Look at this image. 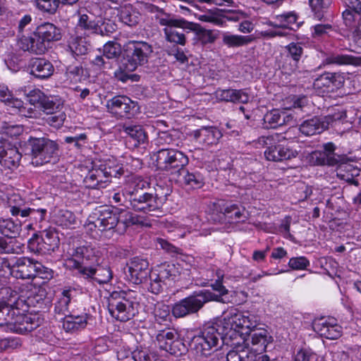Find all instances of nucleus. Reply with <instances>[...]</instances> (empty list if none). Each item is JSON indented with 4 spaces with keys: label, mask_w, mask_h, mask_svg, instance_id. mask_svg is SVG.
Returning <instances> with one entry per match:
<instances>
[{
    "label": "nucleus",
    "mask_w": 361,
    "mask_h": 361,
    "mask_svg": "<svg viewBox=\"0 0 361 361\" xmlns=\"http://www.w3.org/2000/svg\"><path fill=\"white\" fill-rule=\"evenodd\" d=\"M252 315L245 314L237 310H231L224 313L219 326L222 334L231 340L245 339L250 331L257 326Z\"/></svg>",
    "instance_id": "nucleus-1"
},
{
    "label": "nucleus",
    "mask_w": 361,
    "mask_h": 361,
    "mask_svg": "<svg viewBox=\"0 0 361 361\" xmlns=\"http://www.w3.org/2000/svg\"><path fill=\"white\" fill-rule=\"evenodd\" d=\"M138 295L132 290L114 291L109 298L108 308L110 314L118 321L127 322L138 312Z\"/></svg>",
    "instance_id": "nucleus-2"
},
{
    "label": "nucleus",
    "mask_w": 361,
    "mask_h": 361,
    "mask_svg": "<svg viewBox=\"0 0 361 361\" xmlns=\"http://www.w3.org/2000/svg\"><path fill=\"white\" fill-rule=\"evenodd\" d=\"M85 252H87V248L79 247L76 250L77 254L84 255ZM88 261V257H80L76 255L67 258L64 265L67 269L75 271L83 278H93L99 283H107L112 279L113 273L109 267L97 265L96 268H93L89 265Z\"/></svg>",
    "instance_id": "nucleus-3"
},
{
    "label": "nucleus",
    "mask_w": 361,
    "mask_h": 361,
    "mask_svg": "<svg viewBox=\"0 0 361 361\" xmlns=\"http://www.w3.org/2000/svg\"><path fill=\"white\" fill-rule=\"evenodd\" d=\"M222 334L216 324H207L201 333L191 341V350L197 358L207 357L215 352L222 340Z\"/></svg>",
    "instance_id": "nucleus-4"
},
{
    "label": "nucleus",
    "mask_w": 361,
    "mask_h": 361,
    "mask_svg": "<svg viewBox=\"0 0 361 361\" xmlns=\"http://www.w3.org/2000/svg\"><path fill=\"white\" fill-rule=\"evenodd\" d=\"M94 216L96 217L95 225L98 227V231L104 233L105 238H110L114 232V228L119 221L134 223L132 218L122 219L130 213L128 211L118 208L100 207L94 210Z\"/></svg>",
    "instance_id": "nucleus-5"
},
{
    "label": "nucleus",
    "mask_w": 361,
    "mask_h": 361,
    "mask_svg": "<svg viewBox=\"0 0 361 361\" xmlns=\"http://www.w3.org/2000/svg\"><path fill=\"white\" fill-rule=\"evenodd\" d=\"M211 300L219 299L209 290H201L176 303L172 307L171 312L176 318L184 317L197 312L205 303L210 302Z\"/></svg>",
    "instance_id": "nucleus-6"
},
{
    "label": "nucleus",
    "mask_w": 361,
    "mask_h": 361,
    "mask_svg": "<svg viewBox=\"0 0 361 361\" xmlns=\"http://www.w3.org/2000/svg\"><path fill=\"white\" fill-rule=\"evenodd\" d=\"M32 156V162L35 165L55 161L59 157L58 144L47 138H31L29 140Z\"/></svg>",
    "instance_id": "nucleus-7"
},
{
    "label": "nucleus",
    "mask_w": 361,
    "mask_h": 361,
    "mask_svg": "<svg viewBox=\"0 0 361 361\" xmlns=\"http://www.w3.org/2000/svg\"><path fill=\"white\" fill-rule=\"evenodd\" d=\"M0 296L3 300L0 301V326H6L9 329L12 318L15 317V310L23 300L19 299L18 294L9 288H1Z\"/></svg>",
    "instance_id": "nucleus-8"
},
{
    "label": "nucleus",
    "mask_w": 361,
    "mask_h": 361,
    "mask_svg": "<svg viewBox=\"0 0 361 361\" xmlns=\"http://www.w3.org/2000/svg\"><path fill=\"white\" fill-rule=\"evenodd\" d=\"M336 146L333 142H327L323 145V151H314L310 154V162L314 165L336 166L349 170L350 165L346 164L347 158L335 154Z\"/></svg>",
    "instance_id": "nucleus-9"
},
{
    "label": "nucleus",
    "mask_w": 361,
    "mask_h": 361,
    "mask_svg": "<svg viewBox=\"0 0 361 361\" xmlns=\"http://www.w3.org/2000/svg\"><path fill=\"white\" fill-rule=\"evenodd\" d=\"M151 52V47L146 42H129L126 50V62L124 63L126 71H134L138 66L146 63Z\"/></svg>",
    "instance_id": "nucleus-10"
},
{
    "label": "nucleus",
    "mask_w": 361,
    "mask_h": 361,
    "mask_svg": "<svg viewBox=\"0 0 361 361\" xmlns=\"http://www.w3.org/2000/svg\"><path fill=\"white\" fill-rule=\"evenodd\" d=\"M249 338L245 337L249 343V350L255 355L257 361H269L268 355L263 354L267 345L272 341V337L269 331L264 328H253L248 334Z\"/></svg>",
    "instance_id": "nucleus-11"
},
{
    "label": "nucleus",
    "mask_w": 361,
    "mask_h": 361,
    "mask_svg": "<svg viewBox=\"0 0 361 361\" xmlns=\"http://www.w3.org/2000/svg\"><path fill=\"white\" fill-rule=\"evenodd\" d=\"M161 25L165 26L164 31L166 39L170 42H173L180 45H185V37L182 31L178 30V28L192 29V25L181 18H162L159 20Z\"/></svg>",
    "instance_id": "nucleus-12"
},
{
    "label": "nucleus",
    "mask_w": 361,
    "mask_h": 361,
    "mask_svg": "<svg viewBox=\"0 0 361 361\" xmlns=\"http://www.w3.org/2000/svg\"><path fill=\"white\" fill-rule=\"evenodd\" d=\"M157 166L159 169L169 171L179 170L188 164V158L182 152L175 149H162L157 154Z\"/></svg>",
    "instance_id": "nucleus-13"
},
{
    "label": "nucleus",
    "mask_w": 361,
    "mask_h": 361,
    "mask_svg": "<svg viewBox=\"0 0 361 361\" xmlns=\"http://www.w3.org/2000/svg\"><path fill=\"white\" fill-rule=\"evenodd\" d=\"M345 9L343 11L344 23L353 31L352 37L356 43V39L361 32V2L359 0H344Z\"/></svg>",
    "instance_id": "nucleus-14"
},
{
    "label": "nucleus",
    "mask_w": 361,
    "mask_h": 361,
    "mask_svg": "<svg viewBox=\"0 0 361 361\" xmlns=\"http://www.w3.org/2000/svg\"><path fill=\"white\" fill-rule=\"evenodd\" d=\"M190 264H185L183 260L177 263V264L164 263L158 267L154 271V274L157 276L159 280L176 281L178 278L181 279H187L190 275Z\"/></svg>",
    "instance_id": "nucleus-15"
},
{
    "label": "nucleus",
    "mask_w": 361,
    "mask_h": 361,
    "mask_svg": "<svg viewBox=\"0 0 361 361\" xmlns=\"http://www.w3.org/2000/svg\"><path fill=\"white\" fill-rule=\"evenodd\" d=\"M167 195L162 197L157 192L155 195L145 192L133 198L131 197L128 202L134 210L148 213L159 209L166 200Z\"/></svg>",
    "instance_id": "nucleus-16"
},
{
    "label": "nucleus",
    "mask_w": 361,
    "mask_h": 361,
    "mask_svg": "<svg viewBox=\"0 0 361 361\" xmlns=\"http://www.w3.org/2000/svg\"><path fill=\"white\" fill-rule=\"evenodd\" d=\"M157 341L159 348L171 355H181L185 350V345L178 339L176 330L167 329L160 330L157 335Z\"/></svg>",
    "instance_id": "nucleus-17"
},
{
    "label": "nucleus",
    "mask_w": 361,
    "mask_h": 361,
    "mask_svg": "<svg viewBox=\"0 0 361 361\" xmlns=\"http://www.w3.org/2000/svg\"><path fill=\"white\" fill-rule=\"evenodd\" d=\"M341 115H329L324 117H313L302 122L299 128L301 133L306 136H312L321 133L334 121L341 119Z\"/></svg>",
    "instance_id": "nucleus-18"
},
{
    "label": "nucleus",
    "mask_w": 361,
    "mask_h": 361,
    "mask_svg": "<svg viewBox=\"0 0 361 361\" xmlns=\"http://www.w3.org/2000/svg\"><path fill=\"white\" fill-rule=\"evenodd\" d=\"M255 37L245 36L239 35H231L228 32L223 34L222 41L224 44L229 47H238L247 45L254 39L259 38H271L276 36H281L282 33L276 31H258L255 32Z\"/></svg>",
    "instance_id": "nucleus-19"
},
{
    "label": "nucleus",
    "mask_w": 361,
    "mask_h": 361,
    "mask_svg": "<svg viewBox=\"0 0 361 361\" xmlns=\"http://www.w3.org/2000/svg\"><path fill=\"white\" fill-rule=\"evenodd\" d=\"M344 82L345 78L343 74L326 73L316 78L313 85L319 93H330L340 89Z\"/></svg>",
    "instance_id": "nucleus-20"
},
{
    "label": "nucleus",
    "mask_w": 361,
    "mask_h": 361,
    "mask_svg": "<svg viewBox=\"0 0 361 361\" xmlns=\"http://www.w3.org/2000/svg\"><path fill=\"white\" fill-rule=\"evenodd\" d=\"M312 326L316 333L327 339H337L342 334V328L334 318L317 319L313 322Z\"/></svg>",
    "instance_id": "nucleus-21"
},
{
    "label": "nucleus",
    "mask_w": 361,
    "mask_h": 361,
    "mask_svg": "<svg viewBox=\"0 0 361 361\" xmlns=\"http://www.w3.org/2000/svg\"><path fill=\"white\" fill-rule=\"evenodd\" d=\"M77 23L75 24L76 33L88 36L101 32L99 23L102 21L101 16H94L93 14L84 13L78 11L76 14Z\"/></svg>",
    "instance_id": "nucleus-22"
},
{
    "label": "nucleus",
    "mask_w": 361,
    "mask_h": 361,
    "mask_svg": "<svg viewBox=\"0 0 361 361\" xmlns=\"http://www.w3.org/2000/svg\"><path fill=\"white\" fill-rule=\"evenodd\" d=\"M20 305L16 308L15 317L12 318L9 329L11 331L25 334L30 332L39 326V321L36 319V317L32 314H24L19 310Z\"/></svg>",
    "instance_id": "nucleus-23"
},
{
    "label": "nucleus",
    "mask_w": 361,
    "mask_h": 361,
    "mask_svg": "<svg viewBox=\"0 0 361 361\" xmlns=\"http://www.w3.org/2000/svg\"><path fill=\"white\" fill-rule=\"evenodd\" d=\"M149 273L148 262L145 259L134 257L128 265L126 276L132 283L139 284L147 279Z\"/></svg>",
    "instance_id": "nucleus-24"
},
{
    "label": "nucleus",
    "mask_w": 361,
    "mask_h": 361,
    "mask_svg": "<svg viewBox=\"0 0 361 361\" xmlns=\"http://www.w3.org/2000/svg\"><path fill=\"white\" fill-rule=\"evenodd\" d=\"M36 264L37 261L28 257L16 258L11 262V274L17 279H33Z\"/></svg>",
    "instance_id": "nucleus-25"
},
{
    "label": "nucleus",
    "mask_w": 361,
    "mask_h": 361,
    "mask_svg": "<svg viewBox=\"0 0 361 361\" xmlns=\"http://www.w3.org/2000/svg\"><path fill=\"white\" fill-rule=\"evenodd\" d=\"M137 105L135 102L126 96H116L107 101L106 107L109 112L121 117L128 116Z\"/></svg>",
    "instance_id": "nucleus-26"
},
{
    "label": "nucleus",
    "mask_w": 361,
    "mask_h": 361,
    "mask_svg": "<svg viewBox=\"0 0 361 361\" xmlns=\"http://www.w3.org/2000/svg\"><path fill=\"white\" fill-rule=\"evenodd\" d=\"M18 46L23 51H28L36 54H44L49 47L42 37H39L35 31L30 37L24 35L19 37Z\"/></svg>",
    "instance_id": "nucleus-27"
},
{
    "label": "nucleus",
    "mask_w": 361,
    "mask_h": 361,
    "mask_svg": "<svg viewBox=\"0 0 361 361\" xmlns=\"http://www.w3.org/2000/svg\"><path fill=\"white\" fill-rule=\"evenodd\" d=\"M21 154L18 149L8 142L0 141V163L8 169L16 168L19 165Z\"/></svg>",
    "instance_id": "nucleus-28"
},
{
    "label": "nucleus",
    "mask_w": 361,
    "mask_h": 361,
    "mask_svg": "<svg viewBox=\"0 0 361 361\" xmlns=\"http://www.w3.org/2000/svg\"><path fill=\"white\" fill-rule=\"evenodd\" d=\"M226 355L227 361H257L254 353L249 350V343L245 339L237 341Z\"/></svg>",
    "instance_id": "nucleus-29"
},
{
    "label": "nucleus",
    "mask_w": 361,
    "mask_h": 361,
    "mask_svg": "<svg viewBox=\"0 0 361 361\" xmlns=\"http://www.w3.org/2000/svg\"><path fill=\"white\" fill-rule=\"evenodd\" d=\"M298 151L289 147L282 145L269 146L264 151V157L267 160L272 161H281L295 158L298 155Z\"/></svg>",
    "instance_id": "nucleus-30"
},
{
    "label": "nucleus",
    "mask_w": 361,
    "mask_h": 361,
    "mask_svg": "<svg viewBox=\"0 0 361 361\" xmlns=\"http://www.w3.org/2000/svg\"><path fill=\"white\" fill-rule=\"evenodd\" d=\"M199 143L204 147L216 145L222 137L221 132L215 127L202 128L195 133Z\"/></svg>",
    "instance_id": "nucleus-31"
},
{
    "label": "nucleus",
    "mask_w": 361,
    "mask_h": 361,
    "mask_svg": "<svg viewBox=\"0 0 361 361\" xmlns=\"http://www.w3.org/2000/svg\"><path fill=\"white\" fill-rule=\"evenodd\" d=\"M215 98L219 101L247 103L250 97L242 90H217L214 92Z\"/></svg>",
    "instance_id": "nucleus-32"
},
{
    "label": "nucleus",
    "mask_w": 361,
    "mask_h": 361,
    "mask_svg": "<svg viewBox=\"0 0 361 361\" xmlns=\"http://www.w3.org/2000/svg\"><path fill=\"white\" fill-rule=\"evenodd\" d=\"M149 186L148 182L139 176L129 177L124 185L123 189V197L128 201L130 198L137 196L139 190H143Z\"/></svg>",
    "instance_id": "nucleus-33"
},
{
    "label": "nucleus",
    "mask_w": 361,
    "mask_h": 361,
    "mask_svg": "<svg viewBox=\"0 0 361 361\" xmlns=\"http://www.w3.org/2000/svg\"><path fill=\"white\" fill-rule=\"evenodd\" d=\"M30 68V73L38 78H47L53 74L54 71L50 61L41 58L32 59Z\"/></svg>",
    "instance_id": "nucleus-34"
},
{
    "label": "nucleus",
    "mask_w": 361,
    "mask_h": 361,
    "mask_svg": "<svg viewBox=\"0 0 361 361\" xmlns=\"http://www.w3.org/2000/svg\"><path fill=\"white\" fill-rule=\"evenodd\" d=\"M216 204L220 212L223 213L231 223L243 221V218L245 217V209L235 204L221 200Z\"/></svg>",
    "instance_id": "nucleus-35"
},
{
    "label": "nucleus",
    "mask_w": 361,
    "mask_h": 361,
    "mask_svg": "<svg viewBox=\"0 0 361 361\" xmlns=\"http://www.w3.org/2000/svg\"><path fill=\"white\" fill-rule=\"evenodd\" d=\"M102 169H92L86 175L84 178V183L87 188H104L105 183L108 182Z\"/></svg>",
    "instance_id": "nucleus-36"
},
{
    "label": "nucleus",
    "mask_w": 361,
    "mask_h": 361,
    "mask_svg": "<svg viewBox=\"0 0 361 361\" xmlns=\"http://www.w3.org/2000/svg\"><path fill=\"white\" fill-rule=\"evenodd\" d=\"M35 32L49 46L50 42L57 41L61 38L59 30L52 23H46L39 25Z\"/></svg>",
    "instance_id": "nucleus-37"
},
{
    "label": "nucleus",
    "mask_w": 361,
    "mask_h": 361,
    "mask_svg": "<svg viewBox=\"0 0 361 361\" xmlns=\"http://www.w3.org/2000/svg\"><path fill=\"white\" fill-rule=\"evenodd\" d=\"M87 323V315H66L63 321V328L67 332H75L85 328Z\"/></svg>",
    "instance_id": "nucleus-38"
},
{
    "label": "nucleus",
    "mask_w": 361,
    "mask_h": 361,
    "mask_svg": "<svg viewBox=\"0 0 361 361\" xmlns=\"http://www.w3.org/2000/svg\"><path fill=\"white\" fill-rule=\"evenodd\" d=\"M100 168L102 169L108 180L110 177H118L124 172L123 164L118 162L115 157L105 160L104 164L100 165Z\"/></svg>",
    "instance_id": "nucleus-39"
},
{
    "label": "nucleus",
    "mask_w": 361,
    "mask_h": 361,
    "mask_svg": "<svg viewBox=\"0 0 361 361\" xmlns=\"http://www.w3.org/2000/svg\"><path fill=\"white\" fill-rule=\"evenodd\" d=\"M118 15L120 20L128 26L137 25L140 20L139 12L130 4L121 6Z\"/></svg>",
    "instance_id": "nucleus-40"
},
{
    "label": "nucleus",
    "mask_w": 361,
    "mask_h": 361,
    "mask_svg": "<svg viewBox=\"0 0 361 361\" xmlns=\"http://www.w3.org/2000/svg\"><path fill=\"white\" fill-rule=\"evenodd\" d=\"M324 63L325 64L358 66L361 63V59L350 54H334L326 57Z\"/></svg>",
    "instance_id": "nucleus-41"
},
{
    "label": "nucleus",
    "mask_w": 361,
    "mask_h": 361,
    "mask_svg": "<svg viewBox=\"0 0 361 361\" xmlns=\"http://www.w3.org/2000/svg\"><path fill=\"white\" fill-rule=\"evenodd\" d=\"M125 132L128 135V142H132V145L135 147L144 143L147 139L144 130L140 126H128L125 128Z\"/></svg>",
    "instance_id": "nucleus-42"
},
{
    "label": "nucleus",
    "mask_w": 361,
    "mask_h": 361,
    "mask_svg": "<svg viewBox=\"0 0 361 361\" xmlns=\"http://www.w3.org/2000/svg\"><path fill=\"white\" fill-rule=\"evenodd\" d=\"M191 25H193L191 30L195 32V39L202 44H212L218 37V31L203 29L194 23H191Z\"/></svg>",
    "instance_id": "nucleus-43"
},
{
    "label": "nucleus",
    "mask_w": 361,
    "mask_h": 361,
    "mask_svg": "<svg viewBox=\"0 0 361 361\" xmlns=\"http://www.w3.org/2000/svg\"><path fill=\"white\" fill-rule=\"evenodd\" d=\"M172 309L164 303L158 302L154 309V317L157 324L168 325L171 322V312Z\"/></svg>",
    "instance_id": "nucleus-44"
},
{
    "label": "nucleus",
    "mask_w": 361,
    "mask_h": 361,
    "mask_svg": "<svg viewBox=\"0 0 361 361\" xmlns=\"http://www.w3.org/2000/svg\"><path fill=\"white\" fill-rule=\"evenodd\" d=\"M75 290L74 288H66L63 290L61 295L55 305V310L59 313L65 314L68 312L69 304L75 296Z\"/></svg>",
    "instance_id": "nucleus-45"
},
{
    "label": "nucleus",
    "mask_w": 361,
    "mask_h": 361,
    "mask_svg": "<svg viewBox=\"0 0 361 361\" xmlns=\"http://www.w3.org/2000/svg\"><path fill=\"white\" fill-rule=\"evenodd\" d=\"M56 224L62 228H73L77 223L74 214L68 210L61 209L55 216Z\"/></svg>",
    "instance_id": "nucleus-46"
},
{
    "label": "nucleus",
    "mask_w": 361,
    "mask_h": 361,
    "mask_svg": "<svg viewBox=\"0 0 361 361\" xmlns=\"http://www.w3.org/2000/svg\"><path fill=\"white\" fill-rule=\"evenodd\" d=\"M264 123L267 128H275L283 125L284 119L282 118V111L274 109L267 112L264 116Z\"/></svg>",
    "instance_id": "nucleus-47"
},
{
    "label": "nucleus",
    "mask_w": 361,
    "mask_h": 361,
    "mask_svg": "<svg viewBox=\"0 0 361 361\" xmlns=\"http://www.w3.org/2000/svg\"><path fill=\"white\" fill-rule=\"evenodd\" d=\"M165 228L168 232L176 233L175 236L179 238L184 237L192 228V226L187 223L183 224L176 221H167L165 224Z\"/></svg>",
    "instance_id": "nucleus-48"
},
{
    "label": "nucleus",
    "mask_w": 361,
    "mask_h": 361,
    "mask_svg": "<svg viewBox=\"0 0 361 361\" xmlns=\"http://www.w3.org/2000/svg\"><path fill=\"white\" fill-rule=\"evenodd\" d=\"M216 274L217 279L215 280L214 283L211 284V287L214 291L219 293L218 295L212 293L214 295L217 297L219 300H211L210 301L225 302V300L223 297L228 294V290L223 285L224 273L221 270H217Z\"/></svg>",
    "instance_id": "nucleus-49"
},
{
    "label": "nucleus",
    "mask_w": 361,
    "mask_h": 361,
    "mask_svg": "<svg viewBox=\"0 0 361 361\" xmlns=\"http://www.w3.org/2000/svg\"><path fill=\"white\" fill-rule=\"evenodd\" d=\"M82 35L77 33V35L73 37L69 42L71 51L77 56L85 54L88 50V44Z\"/></svg>",
    "instance_id": "nucleus-50"
},
{
    "label": "nucleus",
    "mask_w": 361,
    "mask_h": 361,
    "mask_svg": "<svg viewBox=\"0 0 361 361\" xmlns=\"http://www.w3.org/2000/svg\"><path fill=\"white\" fill-rule=\"evenodd\" d=\"M332 4V0H309L310 6L316 18L322 19Z\"/></svg>",
    "instance_id": "nucleus-51"
},
{
    "label": "nucleus",
    "mask_w": 361,
    "mask_h": 361,
    "mask_svg": "<svg viewBox=\"0 0 361 361\" xmlns=\"http://www.w3.org/2000/svg\"><path fill=\"white\" fill-rule=\"evenodd\" d=\"M20 226L15 224L11 219L0 220V232L6 237H14L20 231Z\"/></svg>",
    "instance_id": "nucleus-52"
},
{
    "label": "nucleus",
    "mask_w": 361,
    "mask_h": 361,
    "mask_svg": "<svg viewBox=\"0 0 361 361\" xmlns=\"http://www.w3.org/2000/svg\"><path fill=\"white\" fill-rule=\"evenodd\" d=\"M41 240L44 245L43 248L40 247L39 249L44 251H54L59 243L56 233L52 231H44L42 235Z\"/></svg>",
    "instance_id": "nucleus-53"
},
{
    "label": "nucleus",
    "mask_w": 361,
    "mask_h": 361,
    "mask_svg": "<svg viewBox=\"0 0 361 361\" xmlns=\"http://www.w3.org/2000/svg\"><path fill=\"white\" fill-rule=\"evenodd\" d=\"M279 27L293 29V25L297 23L298 17L293 12L278 15L276 16Z\"/></svg>",
    "instance_id": "nucleus-54"
},
{
    "label": "nucleus",
    "mask_w": 361,
    "mask_h": 361,
    "mask_svg": "<svg viewBox=\"0 0 361 361\" xmlns=\"http://www.w3.org/2000/svg\"><path fill=\"white\" fill-rule=\"evenodd\" d=\"M121 53V45L115 42H109L106 43L103 48L104 56L107 59H114Z\"/></svg>",
    "instance_id": "nucleus-55"
},
{
    "label": "nucleus",
    "mask_w": 361,
    "mask_h": 361,
    "mask_svg": "<svg viewBox=\"0 0 361 361\" xmlns=\"http://www.w3.org/2000/svg\"><path fill=\"white\" fill-rule=\"evenodd\" d=\"M37 7L44 12L54 13L59 6V0H35Z\"/></svg>",
    "instance_id": "nucleus-56"
},
{
    "label": "nucleus",
    "mask_w": 361,
    "mask_h": 361,
    "mask_svg": "<svg viewBox=\"0 0 361 361\" xmlns=\"http://www.w3.org/2000/svg\"><path fill=\"white\" fill-rule=\"evenodd\" d=\"M184 183L194 189L200 188L204 184L203 178L200 174L189 172L184 176Z\"/></svg>",
    "instance_id": "nucleus-57"
},
{
    "label": "nucleus",
    "mask_w": 361,
    "mask_h": 361,
    "mask_svg": "<svg viewBox=\"0 0 361 361\" xmlns=\"http://www.w3.org/2000/svg\"><path fill=\"white\" fill-rule=\"evenodd\" d=\"M117 29V25L111 20L102 18L99 23V30L101 32H97V35H109L114 32Z\"/></svg>",
    "instance_id": "nucleus-58"
},
{
    "label": "nucleus",
    "mask_w": 361,
    "mask_h": 361,
    "mask_svg": "<svg viewBox=\"0 0 361 361\" xmlns=\"http://www.w3.org/2000/svg\"><path fill=\"white\" fill-rule=\"evenodd\" d=\"M4 61L8 68L12 72H16L19 70L21 61L19 55L13 52L8 53Z\"/></svg>",
    "instance_id": "nucleus-59"
},
{
    "label": "nucleus",
    "mask_w": 361,
    "mask_h": 361,
    "mask_svg": "<svg viewBox=\"0 0 361 361\" xmlns=\"http://www.w3.org/2000/svg\"><path fill=\"white\" fill-rule=\"evenodd\" d=\"M61 106V104L59 102H56L53 97L47 96L40 107L47 114H53L60 109Z\"/></svg>",
    "instance_id": "nucleus-60"
},
{
    "label": "nucleus",
    "mask_w": 361,
    "mask_h": 361,
    "mask_svg": "<svg viewBox=\"0 0 361 361\" xmlns=\"http://www.w3.org/2000/svg\"><path fill=\"white\" fill-rule=\"evenodd\" d=\"M25 201L19 195L13 194L8 199V207L12 216L16 214V211H19L20 207H24Z\"/></svg>",
    "instance_id": "nucleus-61"
},
{
    "label": "nucleus",
    "mask_w": 361,
    "mask_h": 361,
    "mask_svg": "<svg viewBox=\"0 0 361 361\" xmlns=\"http://www.w3.org/2000/svg\"><path fill=\"white\" fill-rule=\"evenodd\" d=\"M36 270H35L34 278L38 276L42 279L50 280L54 276V272L51 269L44 267L41 263L37 262Z\"/></svg>",
    "instance_id": "nucleus-62"
},
{
    "label": "nucleus",
    "mask_w": 361,
    "mask_h": 361,
    "mask_svg": "<svg viewBox=\"0 0 361 361\" xmlns=\"http://www.w3.org/2000/svg\"><path fill=\"white\" fill-rule=\"evenodd\" d=\"M310 265V262L305 257H292L288 262V266L295 270L305 269Z\"/></svg>",
    "instance_id": "nucleus-63"
},
{
    "label": "nucleus",
    "mask_w": 361,
    "mask_h": 361,
    "mask_svg": "<svg viewBox=\"0 0 361 361\" xmlns=\"http://www.w3.org/2000/svg\"><path fill=\"white\" fill-rule=\"evenodd\" d=\"M135 361H159L157 356L146 350H138L133 353Z\"/></svg>",
    "instance_id": "nucleus-64"
}]
</instances>
